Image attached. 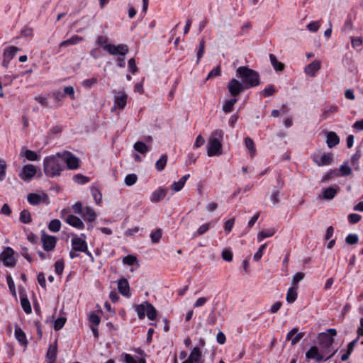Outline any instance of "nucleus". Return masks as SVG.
Masks as SVG:
<instances>
[{
	"instance_id": "obj_1",
	"label": "nucleus",
	"mask_w": 363,
	"mask_h": 363,
	"mask_svg": "<svg viewBox=\"0 0 363 363\" xmlns=\"http://www.w3.org/2000/svg\"><path fill=\"white\" fill-rule=\"evenodd\" d=\"M65 169L61 152L55 155L46 157L43 160V170L45 174L50 177L60 176Z\"/></svg>"
},
{
	"instance_id": "obj_2",
	"label": "nucleus",
	"mask_w": 363,
	"mask_h": 363,
	"mask_svg": "<svg viewBox=\"0 0 363 363\" xmlns=\"http://www.w3.org/2000/svg\"><path fill=\"white\" fill-rule=\"evenodd\" d=\"M223 136L224 132L222 130L216 129L211 132L206 147L208 157L220 156L223 154Z\"/></svg>"
},
{
	"instance_id": "obj_3",
	"label": "nucleus",
	"mask_w": 363,
	"mask_h": 363,
	"mask_svg": "<svg viewBox=\"0 0 363 363\" xmlns=\"http://www.w3.org/2000/svg\"><path fill=\"white\" fill-rule=\"evenodd\" d=\"M237 77L242 79L245 84L250 86H255L259 84V77L257 72L247 67L242 66L238 68Z\"/></svg>"
},
{
	"instance_id": "obj_4",
	"label": "nucleus",
	"mask_w": 363,
	"mask_h": 363,
	"mask_svg": "<svg viewBox=\"0 0 363 363\" xmlns=\"http://www.w3.org/2000/svg\"><path fill=\"white\" fill-rule=\"evenodd\" d=\"M135 312L139 319H144L145 315L148 319L154 320L156 319L157 313L156 308L150 303L145 301L141 304L137 305L135 307Z\"/></svg>"
},
{
	"instance_id": "obj_5",
	"label": "nucleus",
	"mask_w": 363,
	"mask_h": 363,
	"mask_svg": "<svg viewBox=\"0 0 363 363\" xmlns=\"http://www.w3.org/2000/svg\"><path fill=\"white\" fill-rule=\"evenodd\" d=\"M337 332L335 329H328L325 333H322L318 335V342L321 347L327 352H330V347L334 341V337L336 335Z\"/></svg>"
},
{
	"instance_id": "obj_6",
	"label": "nucleus",
	"mask_w": 363,
	"mask_h": 363,
	"mask_svg": "<svg viewBox=\"0 0 363 363\" xmlns=\"http://www.w3.org/2000/svg\"><path fill=\"white\" fill-rule=\"evenodd\" d=\"M328 353V352H327L323 348H322L321 351H319V350L317 347L313 346L306 353V357L307 359H315L317 362H320L322 360H328L334 354V352H333L331 354L327 356Z\"/></svg>"
},
{
	"instance_id": "obj_7",
	"label": "nucleus",
	"mask_w": 363,
	"mask_h": 363,
	"mask_svg": "<svg viewBox=\"0 0 363 363\" xmlns=\"http://www.w3.org/2000/svg\"><path fill=\"white\" fill-rule=\"evenodd\" d=\"M63 164L66 163L69 169H77L79 167L80 160L72 152L65 151L61 152Z\"/></svg>"
},
{
	"instance_id": "obj_8",
	"label": "nucleus",
	"mask_w": 363,
	"mask_h": 363,
	"mask_svg": "<svg viewBox=\"0 0 363 363\" xmlns=\"http://www.w3.org/2000/svg\"><path fill=\"white\" fill-rule=\"evenodd\" d=\"M313 162L319 167L330 165L333 160V154L328 152H318L312 156Z\"/></svg>"
},
{
	"instance_id": "obj_9",
	"label": "nucleus",
	"mask_w": 363,
	"mask_h": 363,
	"mask_svg": "<svg viewBox=\"0 0 363 363\" xmlns=\"http://www.w3.org/2000/svg\"><path fill=\"white\" fill-rule=\"evenodd\" d=\"M40 241L43 245V248L46 252L52 251L57 243V238L53 235L46 234L45 232H42Z\"/></svg>"
},
{
	"instance_id": "obj_10",
	"label": "nucleus",
	"mask_w": 363,
	"mask_h": 363,
	"mask_svg": "<svg viewBox=\"0 0 363 363\" xmlns=\"http://www.w3.org/2000/svg\"><path fill=\"white\" fill-rule=\"evenodd\" d=\"M71 246L73 250H76L78 252H86L87 243L86 242V235L81 234L80 237L74 235L71 240Z\"/></svg>"
},
{
	"instance_id": "obj_11",
	"label": "nucleus",
	"mask_w": 363,
	"mask_h": 363,
	"mask_svg": "<svg viewBox=\"0 0 363 363\" xmlns=\"http://www.w3.org/2000/svg\"><path fill=\"white\" fill-rule=\"evenodd\" d=\"M104 50L112 55L125 56L128 52V48L124 44L118 45L110 44L104 48Z\"/></svg>"
},
{
	"instance_id": "obj_12",
	"label": "nucleus",
	"mask_w": 363,
	"mask_h": 363,
	"mask_svg": "<svg viewBox=\"0 0 363 363\" xmlns=\"http://www.w3.org/2000/svg\"><path fill=\"white\" fill-rule=\"evenodd\" d=\"M0 258L6 267L15 265L14 251L12 248L7 247L0 255Z\"/></svg>"
},
{
	"instance_id": "obj_13",
	"label": "nucleus",
	"mask_w": 363,
	"mask_h": 363,
	"mask_svg": "<svg viewBox=\"0 0 363 363\" xmlns=\"http://www.w3.org/2000/svg\"><path fill=\"white\" fill-rule=\"evenodd\" d=\"M36 167L31 164L24 165L19 174V177L23 181H30L36 174Z\"/></svg>"
},
{
	"instance_id": "obj_14",
	"label": "nucleus",
	"mask_w": 363,
	"mask_h": 363,
	"mask_svg": "<svg viewBox=\"0 0 363 363\" xmlns=\"http://www.w3.org/2000/svg\"><path fill=\"white\" fill-rule=\"evenodd\" d=\"M128 96L123 90L116 93L114 96V106L112 111L115 108L123 110L127 104Z\"/></svg>"
},
{
	"instance_id": "obj_15",
	"label": "nucleus",
	"mask_w": 363,
	"mask_h": 363,
	"mask_svg": "<svg viewBox=\"0 0 363 363\" xmlns=\"http://www.w3.org/2000/svg\"><path fill=\"white\" fill-rule=\"evenodd\" d=\"M182 363H204L202 352L199 347L192 349L189 357Z\"/></svg>"
},
{
	"instance_id": "obj_16",
	"label": "nucleus",
	"mask_w": 363,
	"mask_h": 363,
	"mask_svg": "<svg viewBox=\"0 0 363 363\" xmlns=\"http://www.w3.org/2000/svg\"><path fill=\"white\" fill-rule=\"evenodd\" d=\"M27 199H28V201L29 202V203L31 205H33V206L38 205L40 203H45L47 204L49 203L48 198L47 195L44 193L29 194L28 195Z\"/></svg>"
},
{
	"instance_id": "obj_17",
	"label": "nucleus",
	"mask_w": 363,
	"mask_h": 363,
	"mask_svg": "<svg viewBox=\"0 0 363 363\" xmlns=\"http://www.w3.org/2000/svg\"><path fill=\"white\" fill-rule=\"evenodd\" d=\"M321 62L315 60L305 67L304 72L306 75L313 77L321 68Z\"/></svg>"
},
{
	"instance_id": "obj_18",
	"label": "nucleus",
	"mask_w": 363,
	"mask_h": 363,
	"mask_svg": "<svg viewBox=\"0 0 363 363\" xmlns=\"http://www.w3.org/2000/svg\"><path fill=\"white\" fill-rule=\"evenodd\" d=\"M229 92L233 96H238L243 89V85L237 79H232L228 86Z\"/></svg>"
},
{
	"instance_id": "obj_19",
	"label": "nucleus",
	"mask_w": 363,
	"mask_h": 363,
	"mask_svg": "<svg viewBox=\"0 0 363 363\" xmlns=\"http://www.w3.org/2000/svg\"><path fill=\"white\" fill-rule=\"evenodd\" d=\"M64 220L69 225L78 230H83L85 227L82 220L76 216L72 214L68 215L66 218H64Z\"/></svg>"
},
{
	"instance_id": "obj_20",
	"label": "nucleus",
	"mask_w": 363,
	"mask_h": 363,
	"mask_svg": "<svg viewBox=\"0 0 363 363\" xmlns=\"http://www.w3.org/2000/svg\"><path fill=\"white\" fill-rule=\"evenodd\" d=\"M20 50L15 46H10L7 48L4 52V62L3 65L7 67L10 61L15 57Z\"/></svg>"
},
{
	"instance_id": "obj_21",
	"label": "nucleus",
	"mask_w": 363,
	"mask_h": 363,
	"mask_svg": "<svg viewBox=\"0 0 363 363\" xmlns=\"http://www.w3.org/2000/svg\"><path fill=\"white\" fill-rule=\"evenodd\" d=\"M20 157H25L28 161H37L40 158V155L36 152L27 149L23 147L20 152Z\"/></svg>"
},
{
	"instance_id": "obj_22",
	"label": "nucleus",
	"mask_w": 363,
	"mask_h": 363,
	"mask_svg": "<svg viewBox=\"0 0 363 363\" xmlns=\"http://www.w3.org/2000/svg\"><path fill=\"white\" fill-rule=\"evenodd\" d=\"M118 289L123 296L126 297L130 296V286L126 279L121 278L118 281Z\"/></svg>"
},
{
	"instance_id": "obj_23",
	"label": "nucleus",
	"mask_w": 363,
	"mask_h": 363,
	"mask_svg": "<svg viewBox=\"0 0 363 363\" xmlns=\"http://www.w3.org/2000/svg\"><path fill=\"white\" fill-rule=\"evenodd\" d=\"M340 143V138L333 131L326 133V143L328 147L332 148Z\"/></svg>"
},
{
	"instance_id": "obj_24",
	"label": "nucleus",
	"mask_w": 363,
	"mask_h": 363,
	"mask_svg": "<svg viewBox=\"0 0 363 363\" xmlns=\"http://www.w3.org/2000/svg\"><path fill=\"white\" fill-rule=\"evenodd\" d=\"M82 217L85 221L92 223L96 220L97 214L93 208L86 206L84 208Z\"/></svg>"
},
{
	"instance_id": "obj_25",
	"label": "nucleus",
	"mask_w": 363,
	"mask_h": 363,
	"mask_svg": "<svg viewBox=\"0 0 363 363\" xmlns=\"http://www.w3.org/2000/svg\"><path fill=\"white\" fill-rule=\"evenodd\" d=\"M190 177V174H186L180 178L178 182L172 184L170 188L174 192L179 191L184 186L187 179Z\"/></svg>"
},
{
	"instance_id": "obj_26",
	"label": "nucleus",
	"mask_w": 363,
	"mask_h": 363,
	"mask_svg": "<svg viewBox=\"0 0 363 363\" xmlns=\"http://www.w3.org/2000/svg\"><path fill=\"white\" fill-rule=\"evenodd\" d=\"M57 352V342L50 345L47 352L48 363H55Z\"/></svg>"
},
{
	"instance_id": "obj_27",
	"label": "nucleus",
	"mask_w": 363,
	"mask_h": 363,
	"mask_svg": "<svg viewBox=\"0 0 363 363\" xmlns=\"http://www.w3.org/2000/svg\"><path fill=\"white\" fill-rule=\"evenodd\" d=\"M167 194V190L163 188H160L155 190L151 195L150 200L152 202H158L163 199Z\"/></svg>"
},
{
	"instance_id": "obj_28",
	"label": "nucleus",
	"mask_w": 363,
	"mask_h": 363,
	"mask_svg": "<svg viewBox=\"0 0 363 363\" xmlns=\"http://www.w3.org/2000/svg\"><path fill=\"white\" fill-rule=\"evenodd\" d=\"M82 40V38L74 35L72 36L69 39L67 40H64L60 44V47L61 48H67L71 45H77Z\"/></svg>"
},
{
	"instance_id": "obj_29",
	"label": "nucleus",
	"mask_w": 363,
	"mask_h": 363,
	"mask_svg": "<svg viewBox=\"0 0 363 363\" xmlns=\"http://www.w3.org/2000/svg\"><path fill=\"white\" fill-rule=\"evenodd\" d=\"M15 337L21 345L26 346L28 344L25 333L18 327H15Z\"/></svg>"
},
{
	"instance_id": "obj_30",
	"label": "nucleus",
	"mask_w": 363,
	"mask_h": 363,
	"mask_svg": "<svg viewBox=\"0 0 363 363\" xmlns=\"http://www.w3.org/2000/svg\"><path fill=\"white\" fill-rule=\"evenodd\" d=\"M275 233V229L273 228L263 230L257 234V240L259 242L264 239L272 237Z\"/></svg>"
},
{
	"instance_id": "obj_31",
	"label": "nucleus",
	"mask_w": 363,
	"mask_h": 363,
	"mask_svg": "<svg viewBox=\"0 0 363 363\" xmlns=\"http://www.w3.org/2000/svg\"><path fill=\"white\" fill-rule=\"evenodd\" d=\"M337 188L328 187L323 190L322 198L327 200L333 199L337 194Z\"/></svg>"
},
{
	"instance_id": "obj_32",
	"label": "nucleus",
	"mask_w": 363,
	"mask_h": 363,
	"mask_svg": "<svg viewBox=\"0 0 363 363\" xmlns=\"http://www.w3.org/2000/svg\"><path fill=\"white\" fill-rule=\"evenodd\" d=\"M286 298V301L289 303H292L296 300V298H297V287L296 286H292L288 289Z\"/></svg>"
},
{
	"instance_id": "obj_33",
	"label": "nucleus",
	"mask_w": 363,
	"mask_h": 363,
	"mask_svg": "<svg viewBox=\"0 0 363 363\" xmlns=\"http://www.w3.org/2000/svg\"><path fill=\"white\" fill-rule=\"evenodd\" d=\"M245 145L250 152V157H253L256 155V150L253 140L250 138L247 137L245 138Z\"/></svg>"
},
{
	"instance_id": "obj_34",
	"label": "nucleus",
	"mask_w": 363,
	"mask_h": 363,
	"mask_svg": "<svg viewBox=\"0 0 363 363\" xmlns=\"http://www.w3.org/2000/svg\"><path fill=\"white\" fill-rule=\"evenodd\" d=\"M338 111V107L336 105H332L328 108H325L322 113V119L325 120L330 117L332 114L336 113Z\"/></svg>"
},
{
	"instance_id": "obj_35",
	"label": "nucleus",
	"mask_w": 363,
	"mask_h": 363,
	"mask_svg": "<svg viewBox=\"0 0 363 363\" xmlns=\"http://www.w3.org/2000/svg\"><path fill=\"white\" fill-rule=\"evenodd\" d=\"M270 62L276 71H281L284 68L283 63L279 62L274 55H269Z\"/></svg>"
},
{
	"instance_id": "obj_36",
	"label": "nucleus",
	"mask_w": 363,
	"mask_h": 363,
	"mask_svg": "<svg viewBox=\"0 0 363 363\" xmlns=\"http://www.w3.org/2000/svg\"><path fill=\"white\" fill-rule=\"evenodd\" d=\"M133 148L135 151L141 154H146L149 151V147L144 143L140 141L136 142L133 145Z\"/></svg>"
},
{
	"instance_id": "obj_37",
	"label": "nucleus",
	"mask_w": 363,
	"mask_h": 363,
	"mask_svg": "<svg viewBox=\"0 0 363 363\" xmlns=\"http://www.w3.org/2000/svg\"><path fill=\"white\" fill-rule=\"evenodd\" d=\"M21 305L23 309V311L26 313H30L32 311V308L30 306V303L29 300L27 298L26 296L21 295Z\"/></svg>"
},
{
	"instance_id": "obj_38",
	"label": "nucleus",
	"mask_w": 363,
	"mask_h": 363,
	"mask_svg": "<svg viewBox=\"0 0 363 363\" xmlns=\"http://www.w3.org/2000/svg\"><path fill=\"white\" fill-rule=\"evenodd\" d=\"M238 101V100L236 99H229V100H227L226 101H225L224 104L223 105V111L225 112V113H230L233 111V108L235 105V104H236V102Z\"/></svg>"
},
{
	"instance_id": "obj_39",
	"label": "nucleus",
	"mask_w": 363,
	"mask_h": 363,
	"mask_svg": "<svg viewBox=\"0 0 363 363\" xmlns=\"http://www.w3.org/2000/svg\"><path fill=\"white\" fill-rule=\"evenodd\" d=\"M61 228V222L58 219L52 220L48 224V229L53 233L60 231Z\"/></svg>"
},
{
	"instance_id": "obj_40",
	"label": "nucleus",
	"mask_w": 363,
	"mask_h": 363,
	"mask_svg": "<svg viewBox=\"0 0 363 363\" xmlns=\"http://www.w3.org/2000/svg\"><path fill=\"white\" fill-rule=\"evenodd\" d=\"M211 223H206L201 225L196 232L193 233L194 237H197L206 233L211 228Z\"/></svg>"
},
{
	"instance_id": "obj_41",
	"label": "nucleus",
	"mask_w": 363,
	"mask_h": 363,
	"mask_svg": "<svg viewBox=\"0 0 363 363\" xmlns=\"http://www.w3.org/2000/svg\"><path fill=\"white\" fill-rule=\"evenodd\" d=\"M167 162V156L162 155L160 158L156 162L155 167L158 171H162L164 169Z\"/></svg>"
},
{
	"instance_id": "obj_42",
	"label": "nucleus",
	"mask_w": 363,
	"mask_h": 363,
	"mask_svg": "<svg viewBox=\"0 0 363 363\" xmlns=\"http://www.w3.org/2000/svg\"><path fill=\"white\" fill-rule=\"evenodd\" d=\"M351 44L354 49H356L357 50H361L362 48V38H354L351 37Z\"/></svg>"
},
{
	"instance_id": "obj_43",
	"label": "nucleus",
	"mask_w": 363,
	"mask_h": 363,
	"mask_svg": "<svg viewBox=\"0 0 363 363\" xmlns=\"http://www.w3.org/2000/svg\"><path fill=\"white\" fill-rule=\"evenodd\" d=\"M91 195H92L96 203V204L100 203V202L101 201V199H102V194H101V191L98 189L93 187L91 189Z\"/></svg>"
},
{
	"instance_id": "obj_44",
	"label": "nucleus",
	"mask_w": 363,
	"mask_h": 363,
	"mask_svg": "<svg viewBox=\"0 0 363 363\" xmlns=\"http://www.w3.org/2000/svg\"><path fill=\"white\" fill-rule=\"evenodd\" d=\"M280 199V191L274 187L273 191L271 194L270 196V200L272 202L274 205H276L279 202Z\"/></svg>"
},
{
	"instance_id": "obj_45",
	"label": "nucleus",
	"mask_w": 363,
	"mask_h": 363,
	"mask_svg": "<svg viewBox=\"0 0 363 363\" xmlns=\"http://www.w3.org/2000/svg\"><path fill=\"white\" fill-rule=\"evenodd\" d=\"M162 237V230L161 229H157L155 231H152L150 233V238L152 242L157 243L160 241V238Z\"/></svg>"
},
{
	"instance_id": "obj_46",
	"label": "nucleus",
	"mask_w": 363,
	"mask_h": 363,
	"mask_svg": "<svg viewBox=\"0 0 363 363\" xmlns=\"http://www.w3.org/2000/svg\"><path fill=\"white\" fill-rule=\"evenodd\" d=\"M73 180L75 183L79 184H84L87 182H89V179L88 177L82 175V174H76L73 177Z\"/></svg>"
},
{
	"instance_id": "obj_47",
	"label": "nucleus",
	"mask_w": 363,
	"mask_h": 363,
	"mask_svg": "<svg viewBox=\"0 0 363 363\" xmlns=\"http://www.w3.org/2000/svg\"><path fill=\"white\" fill-rule=\"evenodd\" d=\"M66 323V318L65 317L58 318L55 320L54 328L55 330H60L63 328Z\"/></svg>"
},
{
	"instance_id": "obj_48",
	"label": "nucleus",
	"mask_w": 363,
	"mask_h": 363,
	"mask_svg": "<svg viewBox=\"0 0 363 363\" xmlns=\"http://www.w3.org/2000/svg\"><path fill=\"white\" fill-rule=\"evenodd\" d=\"M97 82H98L97 78L92 77V78L86 79H84V81H82V85L83 86V87H84L86 89H90L94 84L97 83Z\"/></svg>"
},
{
	"instance_id": "obj_49",
	"label": "nucleus",
	"mask_w": 363,
	"mask_h": 363,
	"mask_svg": "<svg viewBox=\"0 0 363 363\" xmlns=\"http://www.w3.org/2000/svg\"><path fill=\"white\" fill-rule=\"evenodd\" d=\"M138 177L135 174H128L125 178V184L127 186H132L137 182Z\"/></svg>"
},
{
	"instance_id": "obj_50",
	"label": "nucleus",
	"mask_w": 363,
	"mask_h": 363,
	"mask_svg": "<svg viewBox=\"0 0 363 363\" xmlns=\"http://www.w3.org/2000/svg\"><path fill=\"white\" fill-rule=\"evenodd\" d=\"M20 220L23 223H28L30 222V214L28 211L23 210L20 214Z\"/></svg>"
},
{
	"instance_id": "obj_51",
	"label": "nucleus",
	"mask_w": 363,
	"mask_h": 363,
	"mask_svg": "<svg viewBox=\"0 0 363 363\" xmlns=\"http://www.w3.org/2000/svg\"><path fill=\"white\" fill-rule=\"evenodd\" d=\"M204 48H205V42L204 40L202 39L199 45V49L197 51V61L196 62L199 63L200 59L202 57L203 53H204Z\"/></svg>"
},
{
	"instance_id": "obj_52",
	"label": "nucleus",
	"mask_w": 363,
	"mask_h": 363,
	"mask_svg": "<svg viewBox=\"0 0 363 363\" xmlns=\"http://www.w3.org/2000/svg\"><path fill=\"white\" fill-rule=\"evenodd\" d=\"M275 91L276 90L273 86H268L261 91V95L264 97H267L274 94Z\"/></svg>"
},
{
	"instance_id": "obj_53",
	"label": "nucleus",
	"mask_w": 363,
	"mask_h": 363,
	"mask_svg": "<svg viewBox=\"0 0 363 363\" xmlns=\"http://www.w3.org/2000/svg\"><path fill=\"white\" fill-rule=\"evenodd\" d=\"M6 163L4 160L0 159V182L6 177Z\"/></svg>"
},
{
	"instance_id": "obj_54",
	"label": "nucleus",
	"mask_w": 363,
	"mask_h": 363,
	"mask_svg": "<svg viewBox=\"0 0 363 363\" xmlns=\"http://www.w3.org/2000/svg\"><path fill=\"white\" fill-rule=\"evenodd\" d=\"M89 320L92 323V326H98L101 321L99 316L94 313L89 314Z\"/></svg>"
},
{
	"instance_id": "obj_55",
	"label": "nucleus",
	"mask_w": 363,
	"mask_h": 363,
	"mask_svg": "<svg viewBox=\"0 0 363 363\" xmlns=\"http://www.w3.org/2000/svg\"><path fill=\"white\" fill-rule=\"evenodd\" d=\"M266 247H267V244L264 243L259 247L257 252L255 254L254 257H253L255 261L257 262L262 258V257L263 255L264 250H265Z\"/></svg>"
},
{
	"instance_id": "obj_56",
	"label": "nucleus",
	"mask_w": 363,
	"mask_h": 363,
	"mask_svg": "<svg viewBox=\"0 0 363 363\" xmlns=\"http://www.w3.org/2000/svg\"><path fill=\"white\" fill-rule=\"evenodd\" d=\"M359 240L358 235L357 234H349L345 239V241L349 245L356 244Z\"/></svg>"
},
{
	"instance_id": "obj_57",
	"label": "nucleus",
	"mask_w": 363,
	"mask_h": 363,
	"mask_svg": "<svg viewBox=\"0 0 363 363\" xmlns=\"http://www.w3.org/2000/svg\"><path fill=\"white\" fill-rule=\"evenodd\" d=\"M339 172L341 176H347L351 174V168L347 164H342L340 167Z\"/></svg>"
},
{
	"instance_id": "obj_58",
	"label": "nucleus",
	"mask_w": 363,
	"mask_h": 363,
	"mask_svg": "<svg viewBox=\"0 0 363 363\" xmlns=\"http://www.w3.org/2000/svg\"><path fill=\"white\" fill-rule=\"evenodd\" d=\"M124 361L125 363H145L144 359H140L139 362L134 359V357L129 354H124Z\"/></svg>"
},
{
	"instance_id": "obj_59",
	"label": "nucleus",
	"mask_w": 363,
	"mask_h": 363,
	"mask_svg": "<svg viewBox=\"0 0 363 363\" xmlns=\"http://www.w3.org/2000/svg\"><path fill=\"white\" fill-rule=\"evenodd\" d=\"M136 260L137 259L135 256L128 255L123 258V262L125 264L132 266L135 263Z\"/></svg>"
},
{
	"instance_id": "obj_60",
	"label": "nucleus",
	"mask_w": 363,
	"mask_h": 363,
	"mask_svg": "<svg viewBox=\"0 0 363 363\" xmlns=\"http://www.w3.org/2000/svg\"><path fill=\"white\" fill-rule=\"evenodd\" d=\"M305 274L302 272L296 273L292 278V284L296 285L299 281L303 279Z\"/></svg>"
},
{
	"instance_id": "obj_61",
	"label": "nucleus",
	"mask_w": 363,
	"mask_h": 363,
	"mask_svg": "<svg viewBox=\"0 0 363 363\" xmlns=\"http://www.w3.org/2000/svg\"><path fill=\"white\" fill-rule=\"evenodd\" d=\"M361 219V216L357 213H350L348 216V220L350 223L354 224L358 223Z\"/></svg>"
},
{
	"instance_id": "obj_62",
	"label": "nucleus",
	"mask_w": 363,
	"mask_h": 363,
	"mask_svg": "<svg viewBox=\"0 0 363 363\" xmlns=\"http://www.w3.org/2000/svg\"><path fill=\"white\" fill-rule=\"evenodd\" d=\"M96 43L101 46L102 48L104 50V48H106V45H109L110 43H108V39L105 36H99L97 38Z\"/></svg>"
},
{
	"instance_id": "obj_63",
	"label": "nucleus",
	"mask_w": 363,
	"mask_h": 363,
	"mask_svg": "<svg viewBox=\"0 0 363 363\" xmlns=\"http://www.w3.org/2000/svg\"><path fill=\"white\" fill-rule=\"evenodd\" d=\"M320 26V25L319 22L313 21L307 25V28L311 32H316L319 29Z\"/></svg>"
},
{
	"instance_id": "obj_64",
	"label": "nucleus",
	"mask_w": 363,
	"mask_h": 363,
	"mask_svg": "<svg viewBox=\"0 0 363 363\" xmlns=\"http://www.w3.org/2000/svg\"><path fill=\"white\" fill-rule=\"evenodd\" d=\"M64 269V263L62 261L60 260L55 262V272L60 275L62 274Z\"/></svg>"
}]
</instances>
